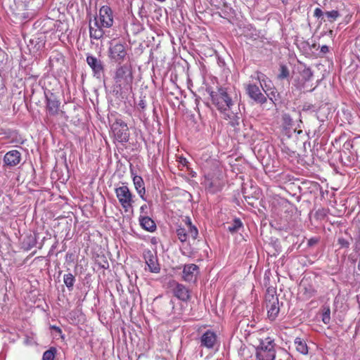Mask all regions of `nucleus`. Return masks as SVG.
Returning a JSON list of instances; mask_svg holds the SVG:
<instances>
[{"mask_svg":"<svg viewBox=\"0 0 360 360\" xmlns=\"http://www.w3.org/2000/svg\"><path fill=\"white\" fill-rule=\"evenodd\" d=\"M115 82L114 91L122 98H127L132 92L134 76L130 65L118 66L113 77Z\"/></svg>","mask_w":360,"mask_h":360,"instance_id":"obj_1","label":"nucleus"},{"mask_svg":"<svg viewBox=\"0 0 360 360\" xmlns=\"http://www.w3.org/2000/svg\"><path fill=\"white\" fill-rule=\"evenodd\" d=\"M113 11L108 6L100 8L98 15L94 17L93 21L89 22V34L94 39H100L104 35L105 28H110L113 25Z\"/></svg>","mask_w":360,"mask_h":360,"instance_id":"obj_2","label":"nucleus"},{"mask_svg":"<svg viewBox=\"0 0 360 360\" xmlns=\"http://www.w3.org/2000/svg\"><path fill=\"white\" fill-rule=\"evenodd\" d=\"M212 104L223 115L225 119H233L235 112L232 111L234 101L227 88L220 87L217 91H211Z\"/></svg>","mask_w":360,"mask_h":360,"instance_id":"obj_3","label":"nucleus"},{"mask_svg":"<svg viewBox=\"0 0 360 360\" xmlns=\"http://www.w3.org/2000/svg\"><path fill=\"white\" fill-rule=\"evenodd\" d=\"M276 344L270 337L259 340L256 348L257 360H274L276 358Z\"/></svg>","mask_w":360,"mask_h":360,"instance_id":"obj_4","label":"nucleus"},{"mask_svg":"<svg viewBox=\"0 0 360 360\" xmlns=\"http://www.w3.org/2000/svg\"><path fill=\"white\" fill-rule=\"evenodd\" d=\"M115 193L124 212H129L133 207L135 198L129 187L125 184H122V186L115 188Z\"/></svg>","mask_w":360,"mask_h":360,"instance_id":"obj_5","label":"nucleus"},{"mask_svg":"<svg viewBox=\"0 0 360 360\" xmlns=\"http://www.w3.org/2000/svg\"><path fill=\"white\" fill-rule=\"evenodd\" d=\"M200 348H205L208 351L217 350L219 345V341L216 332L212 330H207L199 338Z\"/></svg>","mask_w":360,"mask_h":360,"instance_id":"obj_6","label":"nucleus"},{"mask_svg":"<svg viewBox=\"0 0 360 360\" xmlns=\"http://www.w3.org/2000/svg\"><path fill=\"white\" fill-rule=\"evenodd\" d=\"M111 129L116 141L120 143H126L129 141V128L125 122L121 119H116L112 124Z\"/></svg>","mask_w":360,"mask_h":360,"instance_id":"obj_7","label":"nucleus"},{"mask_svg":"<svg viewBox=\"0 0 360 360\" xmlns=\"http://www.w3.org/2000/svg\"><path fill=\"white\" fill-rule=\"evenodd\" d=\"M186 228L179 226L176 231V236L181 243L186 242L190 238L195 240L198 236V229L192 225L189 218L186 220Z\"/></svg>","mask_w":360,"mask_h":360,"instance_id":"obj_8","label":"nucleus"},{"mask_svg":"<svg viewBox=\"0 0 360 360\" xmlns=\"http://www.w3.org/2000/svg\"><path fill=\"white\" fill-rule=\"evenodd\" d=\"M265 300L268 318L271 321H274L277 317L280 311L278 298L274 290L271 292L270 290H268Z\"/></svg>","mask_w":360,"mask_h":360,"instance_id":"obj_9","label":"nucleus"},{"mask_svg":"<svg viewBox=\"0 0 360 360\" xmlns=\"http://www.w3.org/2000/svg\"><path fill=\"white\" fill-rule=\"evenodd\" d=\"M127 55L126 46L119 42H111L109 47V57L115 63H121Z\"/></svg>","mask_w":360,"mask_h":360,"instance_id":"obj_10","label":"nucleus"},{"mask_svg":"<svg viewBox=\"0 0 360 360\" xmlns=\"http://www.w3.org/2000/svg\"><path fill=\"white\" fill-rule=\"evenodd\" d=\"M313 72L309 68L303 66L299 68V75L293 80L292 84L298 90H305L306 84L311 80Z\"/></svg>","mask_w":360,"mask_h":360,"instance_id":"obj_11","label":"nucleus"},{"mask_svg":"<svg viewBox=\"0 0 360 360\" xmlns=\"http://www.w3.org/2000/svg\"><path fill=\"white\" fill-rule=\"evenodd\" d=\"M143 259L147 266V268H145L146 271L148 270L153 274L160 272L161 268L156 254L149 250H145L143 252Z\"/></svg>","mask_w":360,"mask_h":360,"instance_id":"obj_12","label":"nucleus"},{"mask_svg":"<svg viewBox=\"0 0 360 360\" xmlns=\"http://www.w3.org/2000/svg\"><path fill=\"white\" fill-rule=\"evenodd\" d=\"M86 63L92 70L94 76L98 79L101 78L104 72V65L103 62L90 54L86 55Z\"/></svg>","mask_w":360,"mask_h":360,"instance_id":"obj_13","label":"nucleus"},{"mask_svg":"<svg viewBox=\"0 0 360 360\" xmlns=\"http://www.w3.org/2000/svg\"><path fill=\"white\" fill-rule=\"evenodd\" d=\"M245 90L251 99L261 104L266 103L267 99L266 96L262 93L257 85L248 83L245 85Z\"/></svg>","mask_w":360,"mask_h":360,"instance_id":"obj_14","label":"nucleus"},{"mask_svg":"<svg viewBox=\"0 0 360 360\" xmlns=\"http://www.w3.org/2000/svg\"><path fill=\"white\" fill-rule=\"evenodd\" d=\"M199 267L195 264H185L182 271V278L186 282H195L199 274Z\"/></svg>","mask_w":360,"mask_h":360,"instance_id":"obj_15","label":"nucleus"},{"mask_svg":"<svg viewBox=\"0 0 360 360\" xmlns=\"http://www.w3.org/2000/svg\"><path fill=\"white\" fill-rule=\"evenodd\" d=\"M46 109L49 115H56L58 113L60 108V101L57 96L49 91L45 93Z\"/></svg>","mask_w":360,"mask_h":360,"instance_id":"obj_16","label":"nucleus"},{"mask_svg":"<svg viewBox=\"0 0 360 360\" xmlns=\"http://www.w3.org/2000/svg\"><path fill=\"white\" fill-rule=\"evenodd\" d=\"M21 161V153L18 150H12L7 152L4 157V166L13 167Z\"/></svg>","mask_w":360,"mask_h":360,"instance_id":"obj_17","label":"nucleus"},{"mask_svg":"<svg viewBox=\"0 0 360 360\" xmlns=\"http://www.w3.org/2000/svg\"><path fill=\"white\" fill-rule=\"evenodd\" d=\"M252 78H254L259 82L260 86L264 92L271 91L272 87H274L271 80L269 79L263 73L257 72L254 76H252Z\"/></svg>","mask_w":360,"mask_h":360,"instance_id":"obj_18","label":"nucleus"},{"mask_svg":"<svg viewBox=\"0 0 360 360\" xmlns=\"http://www.w3.org/2000/svg\"><path fill=\"white\" fill-rule=\"evenodd\" d=\"M174 295L182 301H188L190 298L188 290L182 284L177 283L174 289Z\"/></svg>","mask_w":360,"mask_h":360,"instance_id":"obj_19","label":"nucleus"},{"mask_svg":"<svg viewBox=\"0 0 360 360\" xmlns=\"http://www.w3.org/2000/svg\"><path fill=\"white\" fill-rule=\"evenodd\" d=\"M133 182L134 185V188L141 197V199L146 200L145 194H146V188L144 181L141 176L134 175L133 176Z\"/></svg>","mask_w":360,"mask_h":360,"instance_id":"obj_20","label":"nucleus"},{"mask_svg":"<svg viewBox=\"0 0 360 360\" xmlns=\"http://www.w3.org/2000/svg\"><path fill=\"white\" fill-rule=\"evenodd\" d=\"M205 186L210 193H216L221 189V184L217 179L206 178L205 180Z\"/></svg>","mask_w":360,"mask_h":360,"instance_id":"obj_21","label":"nucleus"},{"mask_svg":"<svg viewBox=\"0 0 360 360\" xmlns=\"http://www.w3.org/2000/svg\"><path fill=\"white\" fill-rule=\"evenodd\" d=\"M139 222L141 226L149 231V232H153L156 229V225L154 221L150 218L149 217L146 216H140L139 217Z\"/></svg>","mask_w":360,"mask_h":360,"instance_id":"obj_22","label":"nucleus"},{"mask_svg":"<svg viewBox=\"0 0 360 360\" xmlns=\"http://www.w3.org/2000/svg\"><path fill=\"white\" fill-rule=\"evenodd\" d=\"M296 350L302 354L308 353V347L306 342L300 338H296L294 341Z\"/></svg>","mask_w":360,"mask_h":360,"instance_id":"obj_23","label":"nucleus"},{"mask_svg":"<svg viewBox=\"0 0 360 360\" xmlns=\"http://www.w3.org/2000/svg\"><path fill=\"white\" fill-rule=\"evenodd\" d=\"M37 244V238L34 235H30L27 236L23 241V245L27 250L34 247Z\"/></svg>","mask_w":360,"mask_h":360,"instance_id":"obj_24","label":"nucleus"},{"mask_svg":"<svg viewBox=\"0 0 360 360\" xmlns=\"http://www.w3.org/2000/svg\"><path fill=\"white\" fill-rule=\"evenodd\" d=\"M63 282L68 289L71 291L75 283V277L71 273L65 274L63 276Z\"/></svg>","mask_w":360,"mask_h":360,"instance_id":"obj_25","label":"nucleus"},{"mask_svg":"<svg viewBox=\"0 0 360 360\" xmlns=\"http://www.w3.org/2000/svg\"><path fill=\"white\" fill-rule=\"evenodd\" d=\"M243 227V223L240 219H235L233 223L229 226L228 230L231 233L237 232L240 228Z\"/></svg>","mask_w":360,"mask_h":360,"instance_id":"obj_26","label":"nucleus"},{"mask_svg":"<svg viewBox=\"0 0 360 360\" xmlns=\"http://www.w3.org/2000/svg\"><path fill=\"white\" fill-rule=\"evenodd\" d=\"M322 321L325 324H328L330 321V309L328 306H324L322 308Z\"/></svg>","mask_w":360,"mask_h":360,"instance_id":"obj_27","label":"nucleus"},{"mask_svg":"<svg viewBox=\"0 0 360 360\" xmlns=\"http://www.w3.org/2000/svg\"><path fill=\"white\" fill-rule=\"evenodd\" d=\"M56 349L54 347L46 350L43 354V360H54Z\"/></svg>","mask_w":360,"mask_h":360,"instance_id":"obj_28","label":"nucleus"},{"mask_svg":"<svg viewBox=\"0 0 360 360\" xmlns=\"http://www.w3.org/2000/svg\"><path fill=\"white\" fill-rule=\"evenodd\" d=\"M325 15L330 22L335 21L337 18L340 16L339 12L335 10L327 11L325 13Z\"/></svg>","mask_w":360,"mask_h":360,"instance_id":"obj_29","label":"nucleus"},{"mask_svg":"<svg viewBox=\"0 0 360 360\" xmlns=\"http://www.w3.org/2000/svg\"><path fill=\"white\" fill-rule=\"evenodd\" d=\"M266 96L269 97V100L271 102V104H274V99L276 100V96L278 95L277 91L274 87H272V89L268 92H264Z\"/></svg>","mask_w":360,"mask_h":360,"instance_id":"obj_30","label":"nucleus"},{"mask_svg":"<svg viewBox=\"0 0 360 360\" xmlns=\"http://www.w3.org/2000/svg\"><path fill=\"white\" fill-rule=\"evenodd\" d=\"M280 73L278 75V78L285 79L289 76V70L285 65L280 66Z\"/></svg>","mask_w":360,"mask_h":360,"instance_id":"obj_31","label":"nucleus"},{"mask_svg":"<svg viewBox=\"0 0 360 360\" xmlns=\"http://www.w3.org/2000/svg\"><path fill=\"white\" fill-rule=\"evenodd\" d=\"M304 294L306 298H310L315 295V290L311 286H309V288L304 287Z\"/></svg>","mask_w":360,"mask_h":360,"instance_id":"obj_32","label":"nucleus"},{"mask_svg":"<svg viewBox=\"0 0 360 360\" xmlns=\"http://www.w3.org/2000/svg\"><path fill=\"white\" fill-rule=\"evenodd\" d=\"M338 243L340 245L342 248H348L349 245V243L347 241V240L343 238H340L338 239Z\"/></svg>","mask_w":360,"mask_h":360,"instance_id":"obj_33","label":"nucleus"},{"mask_svg":"<svg viewBox=\"0 0 360 360\" xmlns=\"http://www.w3.org/2000/svg\"><path fill=\"white\" fill-rule=\"evenodd\" d=\"M314 15L317 18H322L323 16V12L320 8H316L314 10Z\"/></svg>","mask_w":360,"mask_h":360,"instance_id":"obj_34","label":"nucleus"},{"mask_svg":"<svg viewBox=\"0 0 360 360\" xmlns=\"http://www.w3.org/2000/svg\"><path fill=\"white\" fill-rule=\"evenodd\" d=\"M146 107V103L144 98H141L138 103V108L144 110Z\"/></svg>","mask_w":360,"mask_h":360,"instance_id":"obj_35","label":"nucleus"},{"mask_svg":"<svg viewBox=\"0 0 360 360\" xmlns=\"http://www.w3.org/2000/svg\"><path fill=\"white\" fill-rule=\"evenodd\" d=\"M179 162L183 166H187V164L188 163V161L186 158L184 157H179Z\"/></svg>","mask_w":360,"mask_h":360,"instance_id":"obj_36","label":"nucleus"},{"mask_svg":"<svg viewBox=\"0 0 360 360\" xmlns=\"http://www.w3.org/2000/svg\"><path fill=\"white\" fill-rule=\"evenodd\" d=\"M329 51V48L328 46L326 45H323L321 47V52L323 53H326Z\"/></svg>","mask_w":360,"mask_h":360,"instance_id":"obj_37","label":"nucleus"},{"mask_svg":"<svg viewBox=\"0 0 360 360\" xmlns=\"http://www.w3.org/2000/svg\"><path fill=\"white\" fill-rule=\"evenodd\" d=\"M146 209H147V205H143L141 207L140 210L141 212H143Z\"/></svg>","mask_w":360,"mask_h":360,"instance_id":"obj_38","label":"nucleus"},{"mask_svg":"<svg viewBox=\"0 0 360 360\" xmlns=\"http://www.w3.org/2000/svg\"><path fill=\"white\" fill-rule=\"evenodd\" d=\"M56 330L58 331V332H61V330L58 328V327H56V326H53V327Z\"/></svg>","mask_w":360,"mask_h":360,"instance_id":"obj_39","label":"nucleus"},{"mask_svg":"<svg viewBox=\"0 0 360 360\" xmlns=\"http://www.w3.org/2000/svg\"><path fill=\"white\" fill-rule=\"evenodd\" d=\"M170 303L173 305L174 304V302L172 300L170 301Z\"/></svg>","mask_w":360,"mask_h":360,"instance_id":"obj_40","label":"nucleus"}]
</instances>
